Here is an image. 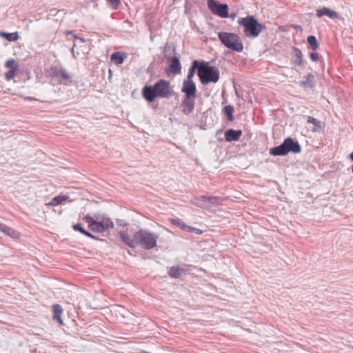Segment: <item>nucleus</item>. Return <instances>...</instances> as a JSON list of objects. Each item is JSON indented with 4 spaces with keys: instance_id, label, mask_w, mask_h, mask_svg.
<instances>
[{
    "instance_id": "obj_9",
    "label": "nucleus",
    "mask_w": 353,
    "mask_h": 353,
    "mask_svg": "<svg viewBox=\"0 0 353 353\" xmlns=\"http://www.w3.org/2000/svg\"><path fill=\"white\" fill-rule=\"evenodd\" d=\"M181 92L185 94L187 99H195L196 88L194 81H183Z\"/></svg>"
},
{
    "instance_id": "obj_16",
    "label": "nucleus",
    "mask_w": 353,
    "mask_h": 353,
    "mask_svg": "<svg viewBox=\"0 0 353 353\" xmlns=\"http://www.w3.org/2000/svg\"><path fill=\"white\" fill-rule=\"evenodd\" d=\"M324 15L328 16L330 19H336L339 14L336 12L329 9L328 8L323 7L321 9L316 10V16L321 17Z\"/></svg>"
},
{
    "instance_id": "obj_40",
    "label": "nucleus",
    "mask_w": 353,
    "mask_h": 353,
    "mask_svg": "<svg viewBox=\"0 0 353 353\" xmlns=\"http://www.w3.org/2000/svg\"><path fill=\"white\" fill-rule=\"evenodd\" d=\"M76 39H79L81 42H85V39L79 37H75Z\"/></svg>"
},
{
    "instance_id": "obj_25",
    "label": "nucleus",
    "mask_w": 353,
    "mask_h": 353,
    "mask_svg": "<svg viewBox=\"0 0 353 353\" xmlns=\"http://www.w3.org/2000/svg\"><path fill=\"white\" fill-rule=\"evenodd\" d=\"M223 110L225 114L227 115L228 119L230 121H233L234 107L230 105H228L224 107Z\"/></svg>"
},
{
    "instance_id": "obj_21",
    "label": "nucleus",
    "mask_w": 353,
    "mask_h": 353,
    "mask_svg": "<svg viewBox=\"0 0 353 353\" xmlns=\"http://www.w3.org/2000/svg\"><path fill=\"white\" fill-rule=\"evenodd\" d=\"M207 196H201L200 197H195L192 200V203L198 207H206Z\"/></svg>"
},
{
    "instance_id": "obj_30",
    "label": "nucleus",
    "mask_w": 353,
    "mask_h": 353,
    "mask_svg": "<svg viewBox=\"0 0 353 353\" xmlns=\"http://www.w3.org/2000/svg\"><path fill=\"white\" fill-rule=\"evenodd\" d=\"M307 122L309 123H312L315 127H316L319 129H321L322 128L321 121L312 117H308Z\"/></svg>"
},
{
    "instance_id": "obj_3",
    "label": "nucleus",
    "mask_w": 353,
    "mask_h": 353,
    "mask_svg": "<svg viewBox=\"0 0 353 353\" xmlns=\"http://www.w3.org/2000/svg\"><path fill=\"white\" fill-rule=\"evenodd\" d=\"M218 38L221 43L227 48L236 52H243V40L237 34L228 32H219L218 33Z\"/></svg>"
},
{
    "instance_id": "obj_42",
    "label": "nucleus",
    "mask_w": 353,
    "mask_h": 353,
    "mask_svg": "<svg viewBox=\"0 0 353 353\" xmlns=\"http://www.w3.org/2000/svg\"><path fill=\"white\" fill-rule=\"evenodd\" d=\"M352 172L353 173V165L352 166Z\"/></svg>"
},
{
    "instance_id": "obj_13",
    "label": "nucleus",
    "mask_w": 353,
    "mask_h": 353,
    "mask_svg": "<svg viewBox=\"0 0 353 353\" xmlns=\"http://www.w3.org/2000/svg\"><path fill=\"white\" fill-rule=\"evenodd\" d=\"M195 101L194 99H187L182 102L181 106L183 108L182 112L184 114L188 115L191 114L194 109Z\"/></svg>"
},
{
    "instance_id": "obj_39",
    "label": "nucleus",
    "mask_w": 353,
    "mask_h": 353,
    "mask_svg": "<svg viewBox=\"0 0 353 353\" xmlns=\"http://www.w3.org/2000/svg\"><path fill=\"white\" fill-rule=\"evenodd\" d=\"M25 99L26 100H30V101H37V99L34 98V97H26Z\"/></svg>"
},
{
    "instance_id": "obj_33",
    "label": "nucleus",
    "mask_w": 353,
    "mask_h": 353,
    "mask_svg": "<svg viewBox=\"0 0 353 353\" xmlns=\"http://www.w3.org/2000/svg\"><path fill=\"white\" fill-rule=\"evenodd\" d=\"M16 70H9L6 74H5V78L7 81H10L13 79L16 75Z\"/></svg>"
},
{
    "instance_id": "obj_7",
    "label": "nucleus",
    "mask_w": 353,
    "mask_h": 353,
    "mask_svg": "<svg viewBox=\"0 0 353 353\" xmlns=\"http://www.w3.org/2000/svg\"><path fill=\"white\" fill-rule=\"evenodd\" d=\"M210 10L221 18L228 17V6L225 3H220L216 0H208Z\"/></svg>"
},
{
    "instance_id": "obj_31",
    "label": "nucleus",
    "mask_w": 353,
    "mask_h": 353,
    "mask_svg": "<svg viewBox=\"0 0 353 353\" xmlns=\"http://www.w3.org/2000/svg\"><path fill=\"white\" fill-rule=\"evenodd\" d=\"M5 65L9 70H17V65L14 59H8L6 62Z\"/></svg>"
},
{
    "instance_id": "obj_41",
    "label": "nucleus",
    "mask_w": 353,
    "mask_h": 353,
    "mask_svg": "<svg viewBox=\"0 0 353 353\" xmlns=\"http://www.w3.org/2000/svg\"><path fill=\"white\" fill-rule=\"evenodd\" d=\"M349 157L353 161V152L350 154Z\"/></svg>"
},
{
    "instance_id": "obj_1",
    "label": "nucleus",
    "mask_w": 353,
    "mask_h": 353,
    "mask_svg": "<svg viewBox=\"0 0 353 353\" xmlns=\"http://www.w3.org/2000/svg\"><path fill=\"white\" fill-rule=\"evenodd\" d=\"M144 99L151 103L157 97L169 98L174 94V90L170 86V82L160 79L153 86L146 85L142 90Z\"/></svg>"
},
{
    "instance_id": "obj_11",
    "label": "nucleus",
    "mask_w": 353,
    "mask_h": 353,
    "mask_svg": "<svg viewBox=\"0 0 353 353\" xmlns=\"http://www.w3.org/2000/svg\"><path fill=\"white\" fill-rule=\"evenodd\" d=\"M85 220L86 223H88V226L90 230L94 232H105L103 229L102 228V226L101 225V223L99 221H97L94 219L92 217H91L89 215H87L85 217Z\"/></svg>"
},
{
    "instance_id": "obj_32",
    "label": "nucleus",
    "mask_w": 353,
    "mask_h": 353,
    "mask_svg": "<svg viewBox=\"0 0 353 353\" xmlns=\"http://www.w3.org/2000/svg\"><path fill=\"white\" fill-rule=\"evenodd\" d=\"M108 3L113 8L118 9L121 6V0H106Z\"/></svg>"
},
{
    "instance_id": "obj_35",
    "label": "nucleus",
    "mask_w": 353,
    "mask_h": 353,
    "mask_svg": "<svg viewBox=\"0 0 353 353\" xmlns=\"http://www.w3.org/2000/svg\"><path fill=\"white\" fill-rule=\"evenodd\" d=\"M73 229L75 230V231H78L79 232H81V234H83V232H85V229L83 228L82 225L81 223H77V224H74L73 225Z\"/></svg>"
},
{
    "instance_id": "obj_14",
    "label": "nucleus",
    "mask_w": 353,
    "mask_h": 353,
    "mask_svg": "<svg viewBox=\"0 0 353 353\" xmlns=\"http://www.w3.org/2000/svg\"><path fill=\"white\" fill-rule=\"evenodd\" d=\"M225 139L227 141H238L241 136L242 135V131L241 130H236L233 129H229L227 130L225 132Z\"/></svg>"
},
{
    "instance_id": "obj_5",
    "label": "nucleus",
    "mask_w": 353,
    "mask_h": 353,
    "mask_svg": "<svg viewBox=\"0 0 353 353\" xmlns=\"http://www.w3.org/2000/svg\"><path fill=\"white\" fill-rule=\"evenodd\" d=\"M301 150L299 142L291 137H288L280 145L271 148L269 153L272 156H285L289 152L299 153Z\"/></svg>"
},
{
    "instance_id": "obj_8",
    "label": "nucleus",
    "mask_w": 353,
    "mask_h": 353,
    "mask_svg": "<svg viewBox=\"0 0 353 353\" xmlns=\"http://www.w3.org/2000/svg\"><path fill=\"white\" fill-rule=\"evenodd\" d=\"M50 71L51 75L58 78L63 83L68 84L72 81L70 75L67 70L61 66H53L50 68Z\"/></svg>"
},
{
    "instance_id": "obj_23",
    "label": "nucleus",
    "mask_w": 353,
    "mask_h": 353,
    "mask_svg": "<svg viewBox=\"0 0 353 353\" xmlns=\"http://www.w3.org/2000/svg\"><path fill=\"white\" fill-rule=\"evenodd\" d=\"M99 221L104 231L114 228V224L109 218H105Z\"/></svg>"
},
{
    "instance_id": "obj_38",
    "label": "nucleus",
    "mask_w": 353,
    "mask_h": 353,
    "mask_svg": "<svg viewBox=\"0 0 353 353\" xmlns=\"http://www.w3.org/2000/svg\"><path fill=\"white\" fill-rule=\"evenodd\" d=\"M83 234H85V236H87L88 237H90L91 239H97L95 236H94L90 232H89L86 231V230H85V232H83Z\"/></svg>"
},
{
    "instance_id": "obj_10",
    "label": "nucleus",
    "mask_w": 353,
    "mask_h": 353,
    "mask_svg": "<svg viewBox=\"0 0 353 353\" xmlns=\"http://www.w3.org/2000/svg\"><path fill=\"white\" fill-rule=\"evenodd\" d=\"M1 235L8 236L12 239H18L19 233L13 228L0 223V236Z\"/></svg>"
},
{
    "instance_id": "obj_2",
    "label": "nucleus",
    "mask_w": 353,
    "mask_h": 353,
    "mask_svg": "<svg viewBox=\"0 0 353 353\" xmlns=\"http://www.w3.org/2000/svg\"><path fill=\"white\" fill-rule=\"evenodd\" d=\"M237 23L243 27L244 34L248 38H256L265 29V26L259 23L254 16L248 15L239 18Z\"/></svg>"
},
{
    "instance_id": "obj_24",
    "label": "nucleus",
    "mask_w": 353,
    "mask_h": 353,
    "mask_svg": "<svg viewBox=\"0 0 353 353\" xmlns=\"http://www.w3.org/2000/svg\"><path fill=\"white\" fill-rule=\"evenodd\" d=\"M69 197L67 196L63 195H59L57 196H55L50 202H49L47 205H57L59 204H61L63 201H66L68 199Z\"/></svg>"
},
{
    "instance_id": "obj_37",
    "label": "nucleus",
    "mask_w": 353,
    "mask_h": 353,
    "mask_svg": "<svg viewBox=\"0 0 353 353\" xmlns=\"http://www.w3.org/2000/svg\"><path fill=\"white\" fill-rule=\"evenodd\" d=\"M310 57L313 61H317L319 60V55L316 53L312 52Z\"/></svg>"
},
{
    "instance_id": "obj_4",
    "label": "nucleus",
    "mask_w": 353,
    "mask_h": 353,
    "mask_svg": "<svg viewBox=\"0 0 353 353\" xmlns=\"http://www.w3.org/2000/svg\"><path fill=\"white\" fill-rule=\"evenodd\" d=\"M197 74L203 85H207L210 82L216 83L219 79V69L214 66L209 65L208 62L201 61Z\"/></svg>"
},
{
    "instance_id": "obj_34",
    "label": "nucleus",
    "mask_w": 353,
    "mask_h": 353,
    "mask_svg": "<svg viewBox=\"0 0 353 353\" xmlns=\"http://www.w3.org/2000/svg\"><path fill=\"white\" fill-rule=\"evenodd\" d=\"M216 197L207 196L206 205H215L217 203Z\"/></svg>"
},
{
    "instance_id": "obj_22",
    "label": "nucleus",
    "mask_w": 353,
    "mask_h": 353,
    "mask_svg": "<svg viewBox=\"0 0 353 353\" xmlns=\"http://www.w3.org/2000/svg\"><path fill=\"white\" fill-rule=\"evenodd\" d=\"M0 37L6 39L9 41H16L19 39L18 32L8 33L0 32Z\"/></svg>"
},
{
    "instance_id": "obj_12",
    "label": "nucleus",
    "mask_w": 353,
    "mask_h": 353,
    "mask_svg": "<svg viewBox=\"0 0 353 353\" xmlns=\"http://www.w3.org/2000/svg\"><path fill=\"white\" fill-rule=\"evenodd\" d=\"M170 63L169 65L168 70L170 72L178 74L181 71V65L179 59L176 57H173L170 59Z\"/></svg>"
},
{
    "instance_id": "obj_28",
    "label": "nucleus",
    "mask_w": 353,
    "mask_h": 353,
    "mask_svg": "<svg viewBox=\"0 0 353 353\" xmlns=\"http://www.w3.org/2000/svg\"><path fill=\"white\" fill-rule=\"evenodd\" d=\"M111 59L113 60L117 65L122 64L124 61L122 54L119 52H114L111 55Z\"/></svg>"
},
{
    "instance_id": "obj_27",
    "label": "nucleus",
    "mask_w": 353,
    "mask_h": 353,
    "mask_svg": "<svg viewBox=\"0 0 353 353\" xmlns=\"http://www.w3.org/2000/svg\"><path fill=\"white\" fill-rule=\"evenodd\" d=\"M295 57L296 59L294 61L296 65H301L303 63V54L299 48H294V49Z\"/></svg>"
},
{
    "instance_id": "obj_29",
    "label": "nucleus",
    "mask_w": 353,
    "mask_h": 353,
    "mask_svg": "<svg viewBox=\"0 0 353 353\" xmlns=\"http://www.w3.org/2000/svg\"><path fill=\"white\" fill-rule=\"evenodd\" d=\"M170 223L174 225H177L181 228L183 230H186L188 225L184 223L181 221L179 219H171Z\"/></svg>"
},
{
    "instance_id": "obj_20",
    "label": "nucleus",
    "mask_w": 353,
    "mask_h": 353,
    "mask_svg": "<svg viewBox=\"0 0 353 353\" xmlns=\"http://www.w3.org/2000/svg\"><path fill=\"white\" fill-rule=\"evenodd\" d=\"M185 272L184 269L179 266H172L169 268L168 274L172 278H179Z\"/></svg>"
},
{
    "instance_id": "obj_36",
    "label": "nucleus",
    "mask_w": 353,
    "mask_h": 353,
    "mask_svg": "<svg viewBox=\"0 0 353 353\" xmlns=\"http://www.w3.org/2000/svg\"><path fill=\"white\" fill-rule=\"evenodd\" d=\"M185 231H188V232H193L196 234H200L202 233V231L199 229V228H193V227H191V226H189L188 225V228L186 229Z\"/></svg>"
},
{
    "instance_id": "obj_26",
    "label": "nucleus",
    "mask_w": 353,
    "mask_h": 353,
    "mask_svg": "<svg viewBox=\"0 0 353 353\" xmlns=\"http://www.w3.org/2000/svg\"><path fill=\"white\" fill-rule=\"evenodd\" d=\"M307 43L310 44V48L312 50H316L319 48L317 40L313 35H310L307 38Z\"/></svg>"
},
{
    "instance_id": "obj_15",
    "label": "nucleus",
    "mask_w": 353,
    "mask_h": 353,
    "mask_svg": "<svg viewBox=\"0 0 353 353\" xmlns=\"http://www.w3.org/2000/svg\"><path fill=\"white\" fill-rule=\"evenodd\" d=\"M121 241L125 243L130 248H135L137 246V242L135 239V232L133 236L131 237L128 235L126 233L121 232L119 234Z\"/></svg>"
},
{
    "instance_id": "obj_18",
    "label": "nucleus",
    "mask_w": 353,
    "mask_h": 353,
    "mask_svg": "<svg viewBox=\"0 0 353 353\" xmlns=\"http://www.w3.org/2000/svg\"><path fill=\"white\" fill-rule=\"evenodd\" d=\"M53 311V319L57 321L60 325H63V321L61 319V315L63 313V309L59 304H54L52 306Z\"/></svg>"
},
{
    "instance_id": "obj_6",
    "label": "nucleus",
    "mask_w": 353,
    "mask_h": 353,
    "mask_svg": "<svg viewBox=\"0 0 353 353\" xmlns=\"http://www.w3.org/2000/svg\"><path fill=\"white\" fill-rule=\"evenodd\" d=\"M159 236L145 230H140L135 232L137 246L139 245L145 250H150L157 246Z\"/></svg>"
},
{
    "instance_id": "obj_17",
    "label": "nucleus",
    "mask_w": 353,
    "mask_h": 353,
    "mask_svg": "<svg viewBox=\"0 0 353 353\" xmlns=\"http://www.w3.org/2000/svg\"><path fill=\"white\" fill-rule=\"evenodd\" d=\"M201 62H199L197 60H194L192 61V66L190 68L188 75L185 81H193L192 78L194 75L196 70H199V67H201Z\"/></svg>"
},
{
    "instance_id": "obj_19",
    "label": "nucleus",
    "mask_w": 353,
    "mask_h": 353,
    "mask_svg": "<svg viewBox=\"0 0 353 353\" xmlns=\"http://www.w3.org/2000/svg\"><path fill=\"white\" fill-rule=\"evenodd\" d=\"M300 85L304 89L312 88L315 85L314 76L312 74H309L306 77L305 81H301Z\"/></svg>"
}]
</instances>
